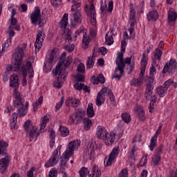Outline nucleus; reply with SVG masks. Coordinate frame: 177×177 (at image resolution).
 I'll list each match as a JSON object with an SVG mask.
<instances>
[{
    "label": "nucleus",
    "mask_w": 177,
    "mask_h": 177,
    "mask_svg": "<svg viewBox=\"0 0 177 177\" xmlns=\"http://www.w3.org/2000/svg\"><path fill=\"white\" fill-rule=\"evenodd\" d=\"M22 74H23V86H26L27 85V74L29 75V78H32L34 77V69L32 68V63L31 62H26V64L22 66Z\"/></svg>",
    "instance_id": "423d86ee"
},
{
    "label": "nucleus",
    "mask_w": 177,
    "mask_h": 177,
    "mask_svg": "<svg viewBox=\"0 0 177 177\" xmlns=\"http://www.w3.org/2000/svg\"><path fill=\"white\" fill-rule=\"evenodd\" d=\"M24 56V50L18 47L12 55V64L6 67L7 71H19L23 64V57Z\"/></svg>",
    "instance_id": "f03ea898"
},
{
    "label": "nucleus",
    "mask_w": 177,
    "mask_h": 177,
    "mask_svg": "<svg viewBox=\"0 0 177 177\" xmlns=\"http://www.w3.org/2000/svg\"><path fill=\"white\" fill-rule=\"evenodd\" d=\"M95 53H93L92 56L88 57L86 61V67L87 68H93V66H95Z\"/></svg>",
    "instance_id": "c85d7f7f"
},
{
    "label": "nucleus",
    "mask_w": 177,
    "mask_h": 177,
    "mask_svg": "<svg viewBox=\"0 0 177 177\" xmlns=\"http://www.w3.org/2000/svg\"><path fill=\"white\" fill-rule=\"evenodd\" d=\"M68 102H70L72 107L77 108L78 106H80V100L73 98V97H69L68 98Z\"/></svg>",
    "instance_id": "79ce46f5"
},
{
    "label": "nucleus",
    "mask_w": 177,
    "mask_h": 177,
    "mask_svg": "<svg viewBox=\"0 0 177 177\" xmlns=\"http://www.w3.org/2000/svg\"><path fill=\"white\" fill-rule=\"evenodd\" d=\"M81 7V3H76V1H75L74 5L72 6L71 8V12H77V10H78V8Z\"/></svg>",
    "instance_id": "603ef678"
},
{
    "label": "nucleus",
    "mask_w": 177,
    "mask_h": 177,
    "mask_svg": "<svg viewBox=\"0 0 177 177\" xmlns=\"http://www.w3.org/2000/svg\"><path fill=\"white\" fill-rule=\"evenodd\" d=\"M99 82L100 84H104V82H106V78H104L103 74H100L98 77L94 80V82H93V84L97 85Z\"/></svg>",
    "instance_id": "2f4dec72"
},
{
    "label": "nucleus",
    "mask_w": 177,
    "mask_h": 177,
    "mask_svg": "<svg viewBox=\"0 0 177 177\" xmlns=\"http://www.w3.org/2000/svg\"><path fill=\"white\" fill-rule=\"evenodd\" d=\"M13 28H15L13 26H12V25H10L8 27V30L6 32L7 35H8V39H9V42H12V38H13V37H15L16 32H15V30H13Z\"/></svg>",
    "instance_id": "c756f323"
},
{
    "label": "nucleus",
    "mask_w": 177,
    "mask_h": 177,
    "mask_svg": "<svg viewBox=\"0 0 177 177\" xmlns=\"http://www.w3.org/2000/svg\"><path fill=\"white\" fill-rule=\"evenodd\" d=\"M77 70L78 73H85V65L82 63L79 64Z\"/></svg>",
    "instance_id": "864d4df0"
},
{
    "label": "nucleus",
    "mask_w": 177,
    "mask_h": 177,
    "mask_svg": "<svg viewBox=\"0 0 177 177\" xmlns=\"http://www.w3.org/2000/svg\"><path fill=\"white\" fill-rule=\"evenodd\" d=\"M104 96H109L111 93V90L109 89L107 87H104L100 91Z\"/></svg>",
    "instance_id": "49530a36"
},
{
    "label": "nucleus",
    "mask_w": 177,
    "mask_h": 177,
    "mask_svg": "<svg viewBox=\"0 0 177 177\" xmlns=\"http://www.w3.org/2000/svg\"><path fill=\"white\" fill-rule=\"evenodd\" d=\"M75 141H72L69 142L68 148L65 151V158H68V156H73L74 155V149H75L76 146Z\"/></svg>",
    "instance_id": "412c9836"
},
{
    "label": "nucleus",
    "mask_w": 177,
    "mask_h": 177,
    "mask_svg": "<svg viewBox=\"0 0 177 177\" xmlns=\"http://www.w3.org/2000/svg\"><path fill=\"white\" fill-rule=\"evenodd\" d=\"M82 47L84 48V49H86L88 48V45H89V37H86L85 35L83 36L82 39Z\"/></svg>",
    "instance_id": "09e8293b"
},
{
    "label": "nucleus",
    "mask_w": 177,
    "mask_h": 177,
    "mask_svg": "<svg viewBox=\"0 0 177 177\" xmlns=\"http://www.w3.org/2000/svg\"><path fill=\"white\" fill-rule=\"evenodd\" d=\"M64 103V97H62L61 98V100L59 102L57 103L56 106H55V111H57V110H59L62 106H63V104Z\"/></svg>",
    "instance_id": "4d7b16f0"
},
{
    "label": "nucleus",
    "mask_w": 177,
    "mask_h": 177,
    "mask_svg": "<svg viewBox=\"0 0 177 177\" xmlns=\"http://www.w3.org/2000/svg\"><path fill=\"white\" fill-rule=\"evenodd\" d=\"M45 39V34L42 31H39L36 37V41L35 43V48L39 50V48L42 46V41Z\"/></svg>",
    "instance_id": "f3484780"
},
{
    "label": "nucleus",
    "mask_w": 177,
    "mask_h": 177,
    "mask_svg": "<svg viewBox=\"0 0 177 177\" xmlns=\"http://www.w3.org/2000/svg\"><path fill=\"white\" fill-rule=\"evenodd\" d=\"M63 66L64 64H57L56 68L53 70V73L55 76L59 75L58 80H63L64 81L66 77H67V71H66V68H63Z\"/></svg>",
    "instance_id": "1a4fd4ad"
},
{
    "label": "nucleus",
    "mask_w": 177,
    "mask_h": 177,
    "mask_svg": "<svg viewBox=\"0 0 177 177\" xmlns=\"http://www.w3.org/2000/svg\"><path fill=\"white\" fill-rule=\"evenodd\" d=\"M85 119V111L82 109H77L75 113H73L68 120V125H78V124H81L83 120ZM76 120V122H75Z\"/></svg>",
    "instance_id": "20e7f679"
},
{
    "label": "nucleus",
    "mask_w": 177,
    "mask_h": 177,
    "mask_svg": "<svg viewBox=\"0 0 177 177\" xmlns=\"http://www.w3.org/2000/svg\"><path fill=\"white\" fill-rule=\"evenodd\" d=\"M177 13L174 11L172 8H170L168 13V20L169 26H172L176 21Z\"/></svg>",
    "instance_id": "6ab92c4d"
},
{
    "label": "nucleus",
    "mask_w": 177,
    "mask_h": 177,
    "mask_svg": "<svg viewBox=\"0 0 177 177\" xmlns=\"http://www.w3.org/2000/svg\"><path fill=\"white\" fill-rule=\"evenodd\" d=\"M24 129L26 132H29V136L30 138V142H36L37 139H38V136H39V132H37V127L32 126L31 124V120H27L24 124Z\"/></svg>",
    "instance_id": "39448f33"
},
{
    "label": "nucleus",
    "mask_w": 177,
    "mask_h": 177,
    "mask_svg": "<svg viewBox=\"0 0 177 177\" xmlns=\"http://www.w3.org/2000/svg\"><path fill=\"white\" fill-rule=\"evenodd\" d=\"M109 96L112 106H115V97L114 96V94H113V92Z\"/></svg>",
    "instance_id": "052dcab7"
},
{
    "label": "nucleus",
    "mask_w": 177,
    "mask_h": 177,
    "mask_svg": "<svg viewBox=\"0 0 177 177\" xmlns=\"http://www.w3.org/2000/svg\"><path fill=\"white\" fill-rule=\"evenodd\" d=\"M114 6V3L113 1H110L109 3V7L107 10V4H106V2L104 3L101 4V11L103 15H106L107 12H113V8Z\"/></svg>",
    "instance_id": "4be33fe9"
},
{
    "label": "nucleus",
    "mask_w": 177,
    "mask_h": 177,
    "mask_svg": "<svg viewBox=\"0 0 177 177\" xmlns=\"http://www.w3.org/2000/svg\"><path fill=\"white\" fill-rule=\"evenodd\" d=\"M141 71L138 75L140 81H143V77H145V73L146 71V66H147V60H146V54H142V59L141 60Z\"/></svg>",
    "instance_id": "dca6fc26"
},
{
    "label": "nucleus",
    "mask_w": 177,
    "mask_h": 177,
    "mask_svg": "<svg viewBox=\"0 0 177 177\" xmlns=\"http://www.w3.org/2000/svg\"><path fill=\"white\" fill-rule=\"evenodd\" d=\"M153 161L155 165H158V164L161 161V156H155V158H153Z\"/></svg>",
    "instance_id": "0e129e2a"
},
{
    "label": "nucleus",
    "mask_w": 177,
    "mask_h": 177,
    "mask_svg": "<svg viewBox=\"0 0 177 177\" xmlns=\"http://www.w3.org/2000/svg\"><path fill=\"white\" fill-rule=\"evenodd\" d=\"M153 55L156 60H160V59H161V56L162 55V51L158 48H156L153 53Z\"/></svg>",
    "instance_id": "a18cd8bd"
},
{
    "label": "nucleus",
    "mask_w": 177,
    "mask_h": 177,
    "mask_svg": "<svg viewBox=\"0 0 177 177\" xmlns=\"http://www.w3.org/2000/svg\"><path fill=\"white\" fill-rule=\"evenodd\" d=\"M48 121L49 118H48L47 115L41 118V121L40 122V131H41V129H45V127H46V124H48Z\"/></svg>",
    "instance_id": "e433bc0d"
},
{
    "label": "nucleus",
    "mask_w": 177,
    "mask_h": 177,
    "mask_svg": "<svg viewBox=\"0 0 177 177\" xmlns=\"http://www.w3.org/2000/svg\"><path fill=\"white\" fill-rule=\"evenodd\" d=\"M99 169V167L96 165H94L92 168L91 174H88L89 177H95V174H96L97 171Z\"/></svg>",
    "instance_id": "13d9d810"
},
{
    "label": "nucleus",
    "mask_w": 177,
    "mask_h": 177,
    "mask_svg": "<svg viewBox=\"0 0 177 177\" xmlns=\"http://www.w3.org/2000/svg\"><path fill=\"white\" fill-rule=\"evenodd\" d=\"M138 118L140 121H145L146 116L145 115V111L142 109H140L137 111Z\"/></svg>",
    "instance_id": "4c0bfd02"
},
{
    "label": "nucleus",
    "mask_w": 177,
    "mask_h": 177,
    "mask_svg": "<svg viewBox=\"0 0 177 177\" xmlns=\"http://www.w3.org/2000/svg\"><path fill=\"white\" fill-rule=\"evenodd\" d=\"M97 138L102 140H106V136H107V131L104 127H98L97 129Z\"/></svg>",
    "instance_id": "aec40b11"
},
{
    "label": "nucleus",
    "mask_w": 177,
    "mask_h": 177,
    "mask_svg": "<svg viewBox=\"0 0 177 177\" xmlns=\"http://www.w3.org/2000/svg\"><path fill=\"white\" fill-rule=\"evenodd\" d=\"M131 57H127L124 60V53L118 52L117 53V58L115 60V64L118 65V66L115 69L112 78H118V81H120L122 75H124V68H125V64H131Z\"/></svg>",
    "instance_id": "f257e3e1"
},
{
    "label": "nucleus",
    "mask_w": 177,
    "mask_h": 177,
    "mask_svg": "<svg viewBox=\"0 0 177 177\" xmlns=\"http://www.w3.org/2000/svg\"><path fill=\"white\" fill-rule=\"evenodd\" d=\"M42 102H44V97L40 96L39 99L35 103L32 104L34 111H37L38 110V106L42 104Z\"/></svg>",
    "instance_id": "c9c22d12"
},
{
    "label": "nucleus",
    "mask_w": 177,
    "mask_h": 177,
    "mask_svg": "<svg viewBox=\"0 0 177 177\" xmlns=\"http://www.w3.org/2000/svg\"><path fill=\"white\" fill-rule=\"evenodd\" d=\"M105 95H104L102 92H99L97 95V98H96V104L98 107H100L103 103H104L105 101Z\"/></svg>",
    "instance_id": "cd10ccee"
},
{
    "label": "nucleus",
    "mask_w": 177,
    "mask_h": 177,
    "mask_svg": "<svg viewBox=\"0 0 177 177\" xmlns=\"http://www.w3.org/2000/svg\"><path fill=\"white\" fill-rule=\"evenodd\" d=\"M19 113H13L11 116V121H10V127L12 129H17V127L16 126V124H17V115Z\"/></svg>",
    "instance_id": "a878e982"
},
{
    "label": "nucleus",
    "mask_w": 177,
    "mask_h": 177,
    "mask_svg": "<svg viewBox=\"0 0 177 177\" xmlns=\"http://www.w3.org/2000/svg\"><path fill=\"white\" fill-rule=\"evenodd\" d=\"M51 3L52 5H53V6L57 8L58 6H60V3H62V0H51Z\"/></svg>",
    "instance_id": "69168bd1"
},
{
    "label": "nucleus",
    "mask_w": 177,
    "mask_h": 177,
    "mask_svg": "<svg viewBox=\"0 0 177 177\" xmlns=\"http://www.w3.org/2000/svg\"><path fill=\"white\" fill-rule=\"evenodd\" d=\"M30 16L32 24H33V26H38V21L41 17V9H39V7H35L34 12H32Z\"/></svg>",
    "instance_id": "9d476101"
},
{
    "label": "nucleus",
    "mask_w": 177,
    "mask_h": 177,
    "mask_svg": "<svg viewBox=\"0 0 177 177\" xmlns=\"http://www.w3.org/2000/svg\"><path fill=\"white\" fill-rule=\"evenodd\" d=\"M64 156V159H62L61 160V165H63L64 167H66V164H67V162L68 161V160H70V157H71V156H69L68 154V158H65L66 157V153H64L63 154Z\"/></svg>",
    "instance_id": "8fccbe9b"
},
{
    "label": "nucleus",
    "mask_w": 177,
    "mask_h": 177,
    "mask_svg": "<svg viewBox=\"0 0 177 177\" xmlns=\"http://www.w3.org/2000/svg\"><path fill=\"white\" fill-rule=\"evenodd\" d=\"M84 121V128L85 129V131H89V129H91V127H92V120H91V119L86 118L84 119H83Z\"/></svg>",
    "instance_id": "f704fd0d"
},
{
    "label": "nucleus",
    "mask_w": 177,
    "mask_h": 177,
    "mask_svg": "<svg viewBox=\"0 0 177 177\" xmlns=\"http://www.w3.org/2000/svg\"><path fill=\"white\" fill-rule=\"evenodd\" d=\"M135 17H136V11L133 3H130V28H135Z\"/></svg>",
    "instance_id": "a211bd4d"
},
{
    "label": "nucleus",
    "mask_w": 177,
    "mask_h": 177,
    "mask_svg": "<svg viewBox=\"0 0 177 177\" xmlns=\"http://www.w3.org/2000/svg\"><path fill=\"white\" fill-rule=\"evenodd\" d=\"M146 81L147 82V88L149 86V85H150L151 88H154V87L153 86V85L156 84V82L154 81V76L149 75V77H147Z\"/></svg>",
    "instance_id": "a19ab883"
},
{
    "label": "nucleus",
    "mask_w": 177,
    "mask_h": 177,
    "mask_svg": "<svg viewBox=\"0 0 177 177\" xmlns=\"http://www.w3.org/2000/svg\"><path fill=\"white\" fill-rule=\"evenodd\" d=\"M167 92H168V88L164 86H160L156 88V93H158L160 97H164L167 95Z\"/></svg>",
    "instance_id": "bb28decb"
},
{
    "label": "nucleus",
    "mask_w": 177,
    "mask_h": 177,
    "mask_svg": "<svg viewBox=\"0 0 177 177\" xmlns=\"http://www.w3.org/2000/svg\"><path fill=\"white\" fill-rule=\"evenodd\" d=\"M172 84H174V80H172V79H169L165 82V84L163 85V86L166 88V89H168V88H169V86H171Z\"/></svg>",
    "instance_id": "6e6d98bb"
},
{
    "label": "nucleus",
    "mask_w": 177,
    "mask_h": 177,
    "mask_svg": "<svg viewBox=\"0 0 177 177\" xmlns=\"http://www.w3.org/2000/svg\"><path fill=\"white\" fill-rule=\"evenodd\" d=\"M142 80H140V79H133L131 81V84L132 85H133V86H139V85H140V84H142Z\"/></svg>",
    "instance_id": "5fc2aeb1"
},
{
    "label": "nucleus",
    "mask_w": 177,
    "mask_h": 177,
    "mask_svg": "<svg viewBox=\"0 0 177 177\" xmlns=\"http://www.w3.org/2000/svg\"><path fill=\"white\" fill-rule=\"evenodd\" d=\"M59 132L62 138H66V136H68V135H70V130H68L67 127L63 126L59 127Z\"/></svg>",
    "instance_id": "473e14b6"
},
{
    "label": "nucleus",
    "mask_w": 177,
    "mask_h": 177,
    "mask_svg": "<svg viewBox=\"0 0 177 177\" xmlns=\"http://www.w3.org/2000/svg\"><path fill=\"white\" fill-rule=\"evenodd\" d=\"M157 134H154L151 139V142L149 145V149L151 151H153V150H154V149L157 147V142H156V141H157Z\"/></svg>",
    "instance_id": "7c9ffc66"
},
{
    "label": "nucleus",
    "mask_w": 177,
    "mask_h": 177,
    "mask_svg": "<svg viewBox=\"0 0 177 177\" xmlns=\"http://www.w3.org/2000/svg\"><path fill=\"white\" fill-rule=\"evenodd\" d=\"M153 88L149 85L147 88L145 93V97L146 100H151V103L149 104V113H153V108L151 107V104H154L157 102V98L156 97V95H153Z\"/></svg>",
    "instance_id": "0eeeda50"
},
{
    "label": "nucleus",
    "mask_w": 177,
    "mask_h": 177,
    "mask_svg": "<svg viewBox=\"0 0 177 177\" xmlns=\"http://www.w3.org/2000/svg\"><path fill=\"white\" fill-rule=\"evenodd\" d=\"M59 158V150L55 149L50 159L48 160V162L46 163V168H49V167H55L56 164H57Z\"/></svg>",
    "instance_id": "f8f14e48"
},
{
    "label": "nucleus",
    "mask_w": 177,
    "mask_h": 177,
    "mask_svg": "<svg viewBox=\"0 0 177 177\" xmlns=\"http://www.w3.org/2000/svg\"><path fill=\"white\" fill-rule=\"evenodd\" d=\"M8 146V142L3 140H0V149H1V150H3V149H6Z\"/></svg>",
    "instance_id": "338daca9"
},
{
    "label": "nucleus",
    "mask_w": 177,
    "mask_h": 177,
    "mask_svg": "<svg viewBox=\"0 0 177 177\" xmlns=\"http://www.w3.org/2000/svg\"><path fill=\"white\" fill-rule=\"evenodd\" d=\"M68 24V14L65 13L59 22L60 28L66 29Z\"/></svg>",
    "instance_id": "b1692460"
},
{
    "label": "nucleus",
    "mask_w": 177,
    "mask_h": 177,
    "mask_svg": "<svg viewBox=\"0 0 177 177\" xmlns=\"http://www.w3.org/2000/svg\"><path fill=\"white\" fill-rule=\"evenodd\" d=\"M9 164H10V156H8L7 153L5 158L0 159L1 174H3L6 171V169H8V167H9Z\"/></svg>",
    "instance_id": "4468645a"
},
{
    "label": "nucleus",
    "mask_w": 177,
    "mask_h": 177,
    "mask_svg": "<svg viewBox=\"0 0 177 177\" xmlns=\"http://www.w3.org/2000/svg\"><path fill=\"white\" fill-rule=\"evenodd\" d=\"M11 42H9V39H8L3 44L2 46V50L0 51V53H3V52H5V50H6V49H8L9 48V45H10Z\"/></svg>",
    "instance_id": "de8ad7c7"
},
{
    "label": "nucleus",
    "mask_w": 177,
    "mask_h": 177,
    "mask_svg": "<svg viewBox=\"0 0 177 177\" xmlns=\"http://www.w3.org/2000/svg\"><path fill=\"white\" fill-rule=\"evenodd\" d=\"M15 100L13 102L15 109H17V113L19 117H24L26 114H27V109H28V102H26L25 103V107L24 104H23V99L21 98V96L20 95V93H17L15 95Z\"/></svg>",
    "instance_id": "7ed1b4c3"
},
{
    "label": "nucleus",
    "mask_w": 177,
    "mask_h": 177,
    "mask_svg": "<svg viewBox=\"0 0 177 177\" xmlns=\"http://www.w3.org/2000/svg\"><path fill=\"white\" fill-rule=\"evenodd\" d=\"M122 119L126 124H128L129 122H131V115L128 113H122Z\"/></svg>",
    "instance_id": "37998d69"
},
{
    "label": "nucleus",
    "mask_w": 177,
    "mask_h": 177,
    "mask_svg": "<svg viewBox=\"0 0 177 177\" xmlns=\"http://www.w3.org/2000/svg\"><path fill=\"white\" fill-rule=\"evenodd\" d=\"M56 57H57V50H53L48 59H50V62H53V59H56Z\"/></svg>",
    "instance_id": "3c124183"
},
{
    "label": "nucleus",
    "mask_w": 177,
    "mask_h": 177,
    "mask_svg": "<svg viewBox=\"0 0 177 177\" xmlns=\"http://www.w3.org/2000/svg\"><path fill=\"white\" fill-rule=\"evenodd\" d=\"M56 175H57V171L55 168H53L48 173V177H56Z\"/></svg>",
    "instance_id": "bf43d9fd"
},
{
    "label": "nucleus",
    "mask_w": 177,
    "mask_h": 177,
    "mask_svg": "<svg viewBox=\"0 0 177 177\" xmlns=\"http://www.w3.org/2000/svg\"><path fill=\"white\" fill-rule=\"evenodd\" d=\"M52 62L53 61H50V59H48L46 62H44L46 73H48V71H50V70H52V68L53 67Z\"/></svg>",
    "instance_id": "58836bf2"
},
{
    "label": "nucleus",
    "mask_w": 177,
    "mask_h": 177,
    "mask_svg": "<svg viewBox=\"0 0 177 177\" xmlns=\"http://www.w3.org/2000/svg\"><path fill=\"white\" fill-rule=\"evenodd\" d=\"M147 19L149 21H156L158 19V12L157 10H153L148 13Z\"/></svg>",
    "instance_id": "393cba45"
},
{
    "label": "nucleus",
    "mask_w": 177,
    "mask_h": 177,
    "mask_svg": "<svg viewBox=\"0 0 177 177\" xmlns=\"http://www.w3.org/2000/svg\"><path fill=\"white\" fill-rule=\"evenodd\" d=\"M119 176L120 177H128V169H122L120 171Z\"/></svg>",
    "instance_id": "680f3d73"
},
{
    "label": "nucleus",
    "mask_w": 177,
    "mask_h": 177,
    "mask_svg": "<svg viewBox=\"0 0 177 177\" xmlns=\"http://www.w3.org/2000/svg\"><path fill=\"white\" fill-rule=\"evenodd\" d=\"M86 113L88 117H89L90 118H92V117L95 115V111H93V104H88Z\"/></svg>",
    "instance_id": "72a5a7b5"
},
{
    "label": "nucleus",
    "mask_w": 177,
    "mask_h": 177,
    "mask_svg": "<svg viewBox=\"0 0 177 177\" xmlns=\"http://www.w3.org/2000/svg\"><path fill=\"white\" fill-rule=\"evenodd\" d=\"M79 174L80 177H86L89 175V170L86 167H82L79 171Z\"/></svg>",
    "instance_id": "ea45409f"
},
{
    "label": "nucleus",
    "mask_w": 177,
    "mask_h": 177,
    "mask_svg": "<svg viewBox=\"0 0 177 177\" xmlns=\"http://www.w3.org/2000/svg\"><path fill=\"white\" fill-rule=\"evenodd\" d=\"M34 171H35V167H31V169L27 172L28 177H33L34 176Z\"/></svg>",
    "instance_id": "774afa93"
},
{
    "label": "nucleus",
    "mask_w": 177,
    "mask_h": 177,
    "mask_svg": "<svg viewBox=\"0 0 177 177\" xmlns=\"http://www.w3.org/2000/svg\"><path fill=\"white\" fill-rule=\"evenodd\" d=\"M114 140H115V133L114 132H111L110 133H106L104 142L106 143L108 146H110L114 143Z\"/></svg>",
    "instance_id": "5701e85b"
},
{
    "label": "nucleus",
    "mask_w": 177,
    "mask_h": 177,
    "mask_svg": "<svg viewBox=\"0 0 177 177\" xmlns=\"http://www.w3.org/2000/svg\"><path fill=\"white\" fill-rule=\"evenodd\" d=\"M64 49L68 52H73L74 50V44H68L64 46Z\"/></svg>",
    "instance_id": "e2e57ef3"
},
{
    "label": "nucleus",
    "mask_w": 177,
    "mask_h": 177,
    "mask_svg": "<svg viewBox=\"0 0 177 177\" xmlns=\"http://www.w3.org/2000/svg\"><path fill=\"white\" fill-rule=\"evenodd\" d=\"M66 56H67V53L64 52L60 56L58 64H64V67L65 68H68V67H70V64L73 62V56L69 55L67 59H65Z\"/></svg>",
    "instance_id": "ddd939ff"
},
{
    "label": "nucleus",
    "mask_w": 177,
    "mask_h": 177,
    "mask_svg": "<svg viewBox=\"0 0 177 177\" xmlns=\"http://www.w3.org/2000/svg\"><path fill=\"white\" fill-rule=\"evenodd\" d=\"M71 26L75 28L77 26H80L82 23V14L81 11L76 10L72 15L71 18Z\"/></svg>",
    "instance_id": "6e6552de"
},
{
    "label": "nucleus",
    "mask_w": 177,
    "mask_h": 177,
    "mask_svg": "<svg viewBox=\"0 0 177 177\" xmlns=\"http://www.w3.org/2000/svg\"><path fill=\"white\" fill-rule=\"evenodd\" d=\"M120 154V147L115 146L109 154V159L106 162V166L110 167L113 165V162L115 160V157Z\"/></svg>",
    "instance_id": "9b49d317"
},
{
    "label": "nucleus",
    "mask_w": 177,
    "mask_h": 177,
    "mask_svg": "<svg viewBox=\"0 0 177 177\" xmlns=\"http://www.w3.org/2000/svg\"><path fill=\"white\" fill-rule=\"evenodd\" d=\"M10 86L14 88V96L17 93H20L17 92V89H19V76L17 75L13 74L10 77Z\"/></svg>",
    "instance_id": "2eb2a0df"
},
{
    "label": "nucleus",
    "mask_w": 177,
    "mask_h": 177,
    "mask_svg": "<svg viewBox=\"0 0 177 177\" xmlns=\"http://www.w3.org/2000/svg\"><path fill=\"white\" fill-rule=\"evenodd\" d=\"M105 44H106L107 45H113V44H114V39H113V36H109V33L106 35Z\"/></svg>",
    "instance_id": "c03bdc74"
}]
</instances>
